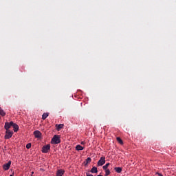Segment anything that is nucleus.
Masks as SVG:
<instances>
[{"mask_svg":"<svg viewBox=\"0 0 176 176\" xmlns=\"http://www.w3.org/2000/svg\"><path fill=\"white\" fill-rule=\"evenodd\" d=\"M56 130L60 131L61 129L64 127V124H56Z\"/></svg>","mask_w":176,"mask_h":176,"instance_id":"7","label":"nucleus"},{"mask_svg":"<svg viewBox=\"0 0 176 176\" xmlns=\"http://www.w3.org/2000/svg\"><path fill=\"white\" fill-rule=\"evenodd\" d=\"M83 149H85V148L80 146V144H78L76 146V151H83Z\"/></svg>","mask_w":176,"mask_h":176,"instance_id":"10","label":"nucleus"},{"mask_svg":"<svg viewBox=\"0 0 176 176\" xmlns=\"http://www.w3.org/2000/svg\"><path fill=\"white\" fill-rule=\"evenodd\" d=\"M47 116H49V114L47 113H44L42 116L43 120H45L47 118Z\"/></svg>","mask_w":176,"mask_h":176,"instance_id":"14","label":"nucleus"},{"mask_svg":"<svg viewBox=\"0 0 176 176\" xmlns=\"http://www.w3.org/2000/svg\"><path fill=\"white\" fill-rule=\"evenodd\" d=\"M12 135H13V131H10V130H7L6 131L5 138L6 140H9V138H12Z\"/></svg>","mask_w":176,"mask_h":176,"instance_id":"2","label":"nucleus"},{"mask_svg":"<svg viewBox=\"0 0 176 176\" xmlns=\"http://www.w3.org/2000/svg\"><path fill=\"white\" fill-rule=\"evenodd\" d=\"M109 163L106 164L104 166H102L103 170H108V167L109 166Z\"/></svg>","mask_w":176,"mask_h":176,"instance_id":"16","label":"nucleus"},{"mask_svg":"<svg viewBox=\"0 0 176 176\" xmlns=\"http://www.w3.org/2000/svg\"><path fill=\"white\" fill-rule=\"evenodd\" d=\"M105 170V176H108L109 175V174H111V170H109V169H104Z\"/></svg>","mask_w":176,"mask_h":176,"instance_id":"17","label":"nucleus"},{"mask_svg":"<svg viewBox=\"0 0 176 176\" xmlns=\"http://www.w3.org/2000/svg\"><path fill=\"white\" fill-rule=\"evenodd\" d=\"M158 175L159 176H163V175L160 174V173H158Z\"/></svg>","mask_w":176,"mask_h":176,"instance_id":"24","label":"nucleus"},{"mask_svg":"<svg viewBox=\"0 0 176 176\" xmlns=\"http://www.w3.org/2000/svg\"><path fill=\"white\" fill-rule=\"evenodd\" d=\"M12 127L14 129V133H17V131H19V125H17V124H14Z\"/></svg>","mask_w":176,"mask_h":176,"instance_id":"11","label":"nucleus"},{"mask_svg":"<svg viewBox=\"0 0 176 176\" xmlns=\"http://www.w3.org/2000/svg\"><path fill=\"white\" fill-rule=\"evenodd\" d=\"M61 140H60V136L58 135H55L52 139V144H60Z\"/></svg>","mask_w":176,"mask_h":176,"instance_id":"1","label":"nucleus"},{"mask_svg":"<svg viewBox=\"0 0 176 176\" xmlns=\"http://www.w3.org/2000/svg\"><path fill=\"white\" fill-rule=\"evenodd\" d=\"M26 148L27 149H30V148H31V143H29L26 145Z\"/></svg>","mask_w":176,"mask_h":176,"instance_id":"20","label":"nucleus"},{"mask_svg":"<svg viewBox=\"0 0 176 176\" xmlns=\"http://www.w3.org/2000/svg\"><path fill=\"white\" fill-rule=\"evenodd\" d=\"M81 144H82V145H85V142H81Z\"/></svg>","mask_w":176,"mask_h":176,"instance_id":"23","label":"nucleus"},{"mask_svg":"<svg viewBox=\"0 0 176 176\" xmlns=\"http://www.w3.org/2000/svg\"><path fill=\"white\" fill-rule=\"evenodd\" d=\"M0 115H1V116H5L6 115V113L5 112V111H3V109H0Z\"/></svg>","mask_w":176,"mask_h":176,"instance_id":"15","label":"nucleus"},{"mask_svg":"<svg viewBox=\"0 0 176 176\" xmlns=\"http://www.w3.org/2000/svg\"><path fill=\"white\" fill-rule=\"evenodd\" d=\"M90 162H91V158L88 157V158L86 160V164H87L88 163H90Z\"/></svg>","mask_w":176,"mask_h":176,"instance_id":"19","label":"nucleus"},{"mask_svg":"<svg viewBox=\"0 0 176 176\" xmlns=\"http://www.w3.org/2000/svg\"><path fill=\"white\" fill-rule=\"evenodd\" d=\"M9 124H10V126H11V127L12 126H14V124H14L13 122H9Z\"/></svg>","mask_w":176,"mask_h":176,"instance_id":"21","label":"nucleus"},{"mask_svg":"<svg viewBox=\"0 0 176 176\" xmlns=\"http://www.w3.org/2000/svg\"><path fill=\"white\" fill-rule=\"evenodd\" d=\"M105 164V157H101L99 161L98 162V166H101Z\"/></svg>","mask_w":176,"mask_h":176,"instance_id":"4","label":"nucleus"},{"mask_svg":"<svg viewBox=\"0 0 176 176\" xmlns=\"http://www.w3.org/2000/svg\"><path fill=\"white\" fill-rule=\"evenodd\" d=\"M114 170L116 171V173H122V168L121 167H116Z\"/></svg>","mask_w":176,"mask_h":176,"instance_id":"12","label":"nucleus"},{"mask_svg":"<svg viewBox=\"0 0 176 176\" xmlns=\"http://www.w3.org/2000/svg\"><path fill=\"white\" fill-rule=\"evenodd\" d=\"M87 176H93V175L90 174V172L86 173Z\"/></svg>","mask_w":176,"mask_h":176,"instance_id":"22","label":"nucleus"},{"mask_svg":"<svg viewBox=\"0 0 176 176\" xmlns=\"http://www.w3.org/2000/svg\"><path fill=\"white\" fill-rule=\"evenodd\" d=\"M10 164H12V161H9L8 163L5 164L3 166V170H5L6 171L9 170L10 168Z\"/></svg>","mask_w":176,"mask_h":176,"instance_id":"5","label":"nucleus"},{"mask_svg":"<svg viewBox=\"0 0 176 176\" xmlns=\"http://www.w3.org/2000/svg\"><path fill=\"white\" fill-rule=\"evenodd\" d=\"M34 135L35 138H41V137H42V133L39 131H35L34 132Z\"/></svg>","mask_w":176,"mask_h":176,"instance_id":"6","label":"nucleus"},{"mask_svg":"<svg viewBox=\"0 0 176 176\" xmlns=\"http://www.w3.org/2000/svg\"><path fill=\"white\" fill-rule=\"evenodd\" d=\"M10 176H13V175H10Z\"/></svg>","mask_w":176,"mask_h":176,"instance_id":"26","label":"nucleus"},{"mask_svg":"<svg viewBox=\"0 0 176 176\" xmlns=\"http://www.w3.org/2000/svg\"><path fill=\"white\" fill-rule=\"evenodd\" d=\"M91 173H92V174H96V173H98V170L97 169V167L94 166V167L91 169Z\"/></svg>","mask_w":176,"mask_h":176,"instance_id":"9","label":"nucleus"},{"mask_svg":"<svg viewBox=\"0 0 176 176\" xmlns=\"http://www.w3.org/2000/svg\"><path fill=\"white\" fill-rule=\"evenodd\" d=\"M117 141L121 145L123 144V140L120 138H117Z\"/></svg>","mask_w":176,"mask_h":176,"instance_id":"18","label":"nucleus"},{"mask_svg":"<svg viewBox=\"0 0 176 176\" xmlns=\"http://www.w3.org/2000/svg\"><path fill=\"white\" fill-rule=\"evenodd\" d=\"M64 175V170H63L62 169L58 170V171L56 172V176H63Z\"/></svg>","mask_w":176,"mask_h":176,"instance_id":"8","label":"nucleus"},{"mask_svg":"<svg viewBox=\"0 0 176 176\" xmlns=\"http://www.w3.org/2000/svg\"><path fill=\"white\" fill-rule=\"evenodd\" d=\"M50 149V144H47L42 148L43 153H47Z\"/></svg>","mask_w":176,"mask_h":176,"instance_id":"3","label":"nucleus"},{"mask_svg":"<svg viewBox=\"0 0 176 176\" xmlns=\"http://www.w3.org/2000/svg\"><path fill=\"white\" fill-rule=\"evenodd\" d=\"M32 174H34V172H32Z\"/></svg>","mask_w":176,"mask_h":176,"instance_id":"25","label":"nucleus"},{"mask_svg":"<svg viewBox=\"0 0 176 176\" xmlns=\"http://www.w3.org/2000/svg\"><path fill=\"white\" fill-rule=\"evenodd\" d=\"M11 127V126L9 124V122H6L5 123V126L4 128L6 129V131L9 130V128Z\"/></svg>","mask_w":176,"mask_h":176,"instance_id":"13","label":"nucleus"}]
</instances>
